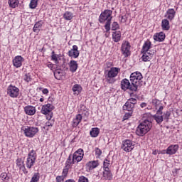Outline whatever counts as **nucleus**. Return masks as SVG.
<instances>
[{
  "mask_svg": "<svg viewBox=\"0 0 182 182\" xmlns=\"http://www.w3.org/2000/svg\"><path fill=\"white\" fill-rule=\"evenodd\" d=\"M143 55H142V60L144 62H149L151 58L154 55V53H156V50H153L151 52H143Z\"/></svg>",
  "mask_w": 182,
  "mask_h": 182,
  "instance_id": "nucleus-15",
  "label": "nucleus"
},
{
  "mask_svg": "<svg viewBox=\"0 0 182 182\" xmlns=\"http://www.w3.org/2000/svg\"><path fill=\"white\" fill-rule=\"evenodd\" d=\"M177 150H178V145L177 144L171 145L167 148L166 150L164 151V154H170V155L176 154V153H177Z\"/></svg>",
  "mask_w": 182,
  "mask_h": 182,
  "instance_id": "nucleus-11",
  "label": "nucleus"
},
{
  "mask_svg": "<svg viewBox=\"0 0 182 182\" xmlns=\"http://www.w3.org/2000/svg\"><path fill=\"white\" fill-rule=\"evenodd\" d=\"M51 59L55 61V63H59V61L58 60V55L55 54V51L52 52Z\"/></svg>",
  "mask_w": 182,
  "mask_h": 182,
  "instance_id": "nucleus-40",
  "label": "nucleus"
},
{
  "mask_svg": "<svg viewBox=\"0 0 182 182\" xmlns=\"http://www.w3.org/2000/svg\"><path fill=\"white\" fill-rule=\"evenodd\" d=\"M42 25H43V21H39L38 22L36 23L34 27L33 28V32L38 33L39 31L42 28Z\"/></svg>",
  "mask_w": 182,
  "mask_h": 182,
  "instance_id": "nucleus-26",
  "label": "nucleus"
},
{
  "mask_svg": "<svg viewBox=\"0 0 182 182\" xmlns=\"http://www.w3.org/2000/svg\"><path fill=\"white\" fill-rule=\"evenodd\" d=\"M128 102L131 103L133 106L137 103V100L134 98H130L127 100Z\"/></svg>",
  "mask_w": 182,
  "mask_h": 182,
  "instance_id": "nucleus-47",
  "label": "nucleus"
},
{
  "mask_svg": "<svg viewBox=\"0 0 182 182\" xmlns=\"http://www.w3.org/2000/svg\"><path fill=\"white\" fill-rule=\"evenodd\" d=\"M117 29H119V23H117V22H113L112 24V30L116 31Z\"/></svg>",
  "mask_w": 182,
  "mask_h": 182,
  "instance_id": "nucleus-45",
  "label": "nucleus"
},
{
  "mask_svg": "<svg viewBox=\"0 0 182 182\" xmlns=\"http://www.w3.org/2000/svg\"><path fill=\"white\" fill-rule=\"evenodd\" d=\"M75 153H77V154L79 156H82V157L83 156H85V154H83V149H79L77 151H76Z\"/></svg>",
  "mask_w": 182,
  "mask_h": 182,
  "instance_id": "nucleus-51",
  "label": "nucleus"
},
{
  "mask_svg": "<svg viewBox=\"0 0 182 182\" xmlns=\"http://www.w3.org/2000/svg\"><path fill=\"white\" fill-rule=\"evenodd\" d=\"M63 180H65V176H58L56 177L57 182H63Z\"/></svg>",
  "mask_w": 182,
  "mask_h": 182,
  "instance_id": "nucleus-49",
  "label": "nucleus"
},
{
  "mask_svg": "<svg viewBox=\"0 0 182 182\" xmlns=\"http://www.w3.org/2000/svg\"><path fill=\"white\" fill-rule=\"evenodd\" d=\"M83 159L82 155H78L77 153H74L73 155V163H79V161H82Z\"/></svg>",
  "mask_w": 182,
  "mask_h": 182,
  "instance_id": "nucleus-27",
  "label": "nucleus"
},
{
  "mask_svg": "<svg viewBox=\"0 0 182 182\" xmlns=\"http://www.w3.org/2000/svg\"><path fill=\"white\" fill-rule=\"evenodd\" d=\"M21 130L23 132L24 136H26V137H29L30 139L35 137V136L39 133V128L36 127H23Z\"/></svg>",
  "mask_w": 182,
  "mask_h": 182,
  "instance_id": "nucleus-5",
  "label": "nucleus"
},
{
  "mask_svg": "<svg viewBox=\"0 0 182 182\" xmlns=\"http://www.w3.org/2000/svg\"><path fill=\"white\" fill-rule=\"evenodd\" d=\"M82 114H78L76 115L75 118L73 120V127H77L79 126V123L82 122Z\"/></svg>",
  "mask_w": 182,
  "mask_h": 182,
  "instance_id": "nucleus-21",
  "label": "nucleus"
},
{
  "mask_svg": "<svg viewBox=\"0 0 182 182\" xmlns=\"http://www.w3.org/2000/svg\"><path fill=\"white\" fill-rule=\"evenodd\" d=\"M23 57L21 55L16 56L13 60V65L14 68H21V66H22V62H23Z\"/></svg>",
  "mask_w": 182,
  "mask_h": 182,
  "instance_id": "nucleus-13",
  "label": "nucleus"
},
{
  "mask_svg": "<svg viewBox=\"0 0 182 182\" xmlns=\"http://www.w3.org/2000/svg\"><path fill=\"white\" fill-rule=\"evenodd\" d=\"M122 107H123V110H127V112H133V109H134V105H133L132 102H129V101H127Z\"/></svg>",
  "mask_w": 182,
  "mask_h": 182,
  "instance_id": "nucleus-22",
  "label": "nucleus"
},
{
  "mask_svg": "<svg viewBox=\"0 0 182 182\" xmlns=\"http://www.w3.org/2000/svg\"><path fill=\"white\" fill-rule=\"evenodd\" d=\"M99 166V161H90L87 163L86 167L87 170H93L94 168H96V167Z\"/></svg>",
  "mask_w": 182,
  "mask_h": 182,
  "instance_id": "nucleus-17",
  "label": "nucleus"
},
{
  "mask_svg": "<svg viewBox=\"0 0 182 182\" xmlns=\"http://www.w3.org/2000/svg\"><path fill=\"white\" fill-rule=\"evenodd\" d=\"M42 92L43 93V95H48L49 93V90L45 88L43 90Z\"/></svg>",
  "mask_w": 182,
  "mask_h": 182,
  "instance_id": "nucleus-56",
  "label": "nucleus"
},
{
  "mask_svg": "<svg viewBox=\"0 0 182 182\" xmlns=\"http://www.w3.org/2000/svg\"><path fill=\"white\" fill-rule=\"evenodd\" d=\"M168 117H170V112L167 111L164 114V119H168Z\"/></svg>",
  "mask_w": 182,
  "mask_h": 182,
  "instance_id": "nucleus-53",
  "label": "nucleus"
},
{
  "mask_svg": "<svg viewBox=\"0 0 182 182\" xmlns=\"http://www.w3.org/2000/svg\"><path fill=\"white\" fill-rule=\"evenodd\" d=\"M153 154H154V155L157 154V151H153Z\"/></svg>",
  "mask_w": 182,
  "mask_h": 182,
  "instance_id": "nucleus-58",
  "label": "nucleus"
},
{
  "mask_svg": "<svg viewBox=\"0 0 182 182\" xmlns=\"http://www.w3.org/2000/svg\"><path fill=\"white\" fill-rule=\"evenodd\" d=\"M103 178L105 180H112L113 178V174L110 172V169L105 170L103 172Z\"/></svg>",
  "mask_w": 182,
  "mask_h": 182,
  "instance_id": "nucleus-25",
  "label": "nucleus"
},
{
  "mask_svg": "<svg viewBox=\"0 0 182 182\" xmlns=\"http://www.w3.org/2000/svg\"><path fill=\"white\" fill-rule=\"evenodd\" d=\"M151 46V43L150 41H146L142 47V52H150L149 50Z\"/></svg>",
  "mask_w": 182,
  "mask_h": 182,
  "instance_id": "nucleus-31",
  "label": "nucleus"
},
{
  "mask_svg": "<svg viewBox=\"0 0 182 182\" xmlns=\"http://www.w3.org/2000/svg\"><path fill=\"white\" fill-rule=\"evenodd\" d=\"M161 28L163 31H168L170 29V22H168V20L167 19L162 20Z\"/></svg>",
  "mask_w": 182,
  "mask_h": 182,
  "instance_id": "nucleus-24",
  "label": "nucleus"
},
{
  "mask_svg": "<svg viewBox=\"0 0 182 182\" xmlns=\"http://www.w3.org/2000/svg\"><path fill=\"white\" fill-rule=\"evenodd\" d=\"M7 95L10 96V97H16L19 96V88L10 85L7 88Z\"/></svg>",
  "mask_w": 182,
  "mask_h": 182,
  "instance_id": "nucleus-8",
  "label": "nucleus"
},
{
  "mask_svg": "<svg viewBox=\"0 0 182 182\" xmlns=\"http://www.w3.org/2000/svg\"><path fill=\"white\" fill-rule=\"evenodd\" d=\"M95 154H96V156H101L102 151L99 148L95 149Z\"/></svg>",
  "mask_w": 182,
  "mask_h": 182,
  "instance_id": "nucleus-52",
  "label": "nucleus"
},
{
  "mask_svg": "<svg viewBox=\"0 0 182 182\" xmlns=\"http://www.w3.org/2000/svg\"><path fill=\"white\" fill-rule=\"evenodd\" d=\"M136 143L133 141L126 139L125 141H122V149L124 150V151H126L127 153H129V151H132L133 149H134Z\"/></svg>",
  "mask_w": 182,
  "mask_h": 182,
  "instance_id": "nucleus-7",
  "label": "nucleus"
},
{
  "mask_svg": "<svg viewBox=\"0 0 182 182\" xmlns=\"http://www.w3.org/2000/svg\"><path fill=\"white\" fill-rule=\"evenodd\" d=\"M120 71V68L112 67L109 70L105 73V79L107 83L113 85L114 82H116V77L119 75V72Z\"/></svg>",
  "mask_w": 182,
  "mask_h": 182,
  "instance_id": "nucleus-4",
  "label": "nucleus"
},
{
  "mask_svg": "<svg viewBox=\"0 0 182 182\" xmlns=\"http://www.w3.org/2000/svg\"><path fill=\"white\" fill-rule=\"evenodd\" d=\"M50 119H52V116H50V119L47 122H46V124H45L46 127H52L53 124H55V121Z\"/></svg>",
  "mask_w": 182,
  "mask_h": 182,
  "instance_id": "nucleus-36",
  "label": "nucleus"
},
{
  "mask_svg": "<svg viewBox=\"0 0 182 182\" xmlns=\"http://www.w3.org/2000/svg\"><path fill=\"white\" fill-rule=\"evenodd\" d=\"M141 79H143L141 73L135 72L131 74L130 82L132 85V87H131L132 92H136L139 87L141 86Z\"/></svg>",
  "mask_w": 182,
  "mask_h": 182,
  "instance_id": "nucleus-2",
  "label": "nucleus"
},
{
  "mask_svg": "<svg viewBox=\"0 0 182 182\" xmlns=\"http://www.w3.org/2000/svg\"><path fill=\"white\" fill-rule=\"evenodd\" d=\"M146 106H147V104L146 102H142L140 105V107H141V109L146 107Z\"/></svg>",
  "mask_w": 182,
  "mask_h": 182,
  "instance_id": "nucleus-57",
  "label": "nucleus"
},
{
  "mask_svg": "<svg viewBox=\"0 0 182 182\" xmlns=\"http://www.w3.org/2000/svg\"><path fill=\"white\" fill-rule=\"evenodd\" d=\"M16 166L19 167L20 170H25V165L23 164V161H22V159H17Z\"/></svg>",
  "mask_w": 182,
  "mask_h": 182,
  "instance_id": "nucleus-35",
  "label": "nucleus"
},
{
  "mask_svg": "<svg viewBox=\"0 0 182 182\" xmlns=\"http://www.w3.org/2000/svg\"><path fill=\"white\" fill-rule=\"evenodd\" d=\"M66 163H68V164H75V162H73V156H72V154H70Z\"/></svg>",
  "mask_w": 182,
  "mask_h": 182,
  "instance_id": "nucleus-41",
  "label": "nucleus"
},
{
  "mask_svg": "<svg viewBox=\"0 0 182 182\" xmlns=\"http://www.w3.org/2000/svg\"><path fill=\"white\" fill-rule=\"evenodd\" d=\"M83 112H86V107L82 105L80 109V113H83Z\"/></svg>",
  "mask_w": 182,
  "mask_h": 182,
  "instance_id": "nucleus-54",
  "label": "nucleus"
},
{
  "mask_svg": "<svg viewBox=\"0 0 182 182\" xmlns=\"http://www.w3.org/2000/svg\"><path fill=\"white\" fill-rule=\"evenodd\" d=\"M36 161V152H35L34 150H31V152L28 154V156L26 161V166L27 168H32Z\"/></svg>",
  "mask_w": 182,
  "mask_h": 182,
  "instance_id": "nucleus-6",
  "label": "nucleus"
},
{
  "mask_svg": "<svg viewBox=\"0 0 182 182\" xmlns=\"http://www.w3.org/2000/svg\"><path fill=\"white\" fill-rule=\"evenodd\" d=\"M109 164H110L109 160L105 159V161H104V170L105 171L109 170Z\"/></svg>",
  "mask_w": 182,
  "mask_h": 182,
  "instance_id": "nucleus-42",
  "label": "nucleus"
},
{
  "mask_svg": "<svg viewBox=\"0 0 182 182\" xmlns=\"http://www.w3.org/2000/svg\"><path fill=\"white\" fill-rule=\"evenodd\" d=\"M38 181H39V176L38 175V173H35L32 177L31 182H38Z\"/></svg>",
  "mask_w": 182,
  "mask_h": 182,
  "instance_id": "nucleus-43",
  "label": "nucleus"
},
{
  "mask_svg": "<svg viewBox=\"0 0 182 182\" xmlns=\"http://www.w3.org/2000/svg\"><path fill=\"white\" fill-rule=\"evenodd\" d=\"M0 177L1 178V180L3 181H9V176H8V174L6 173H1Z\"/></svg>",
  "mask_w": 182,
  "mask_h": 182,
  "instance_id": "nucleus-39",
  "label": "nucleus"
},
{
  "mask_svg": "<svg viewBox=\"0 0 182 182\" xmlns=\"http://www.w3.org/2000/svg\"><path fill=\"white\" fill-rule=\"evenodd\" d=\"M132 86L133 84H130V81H129L127 79H124L121 82V88L122 90L126 91L127 89H129L131 90V92H133V90L132 89Z\"/></svg>",
  "mask_w": 182,
  "mask_h": 182,
  "instance_id": "nucleus-9",
  "label": "nucleus"
},
{
  "mask_svg": "<svg viewBox=\"0 0 182 182\" xmlns=\"http://www.w3.org/2000/svg\"><path fill=\"white\" fill-rule=\"evenodd\" d=\"M54 76L57 80H60L63 76V71L60 69H57L54 71Z\"/></svg>",
  "mask_w": 182,
  "mask_h": 182,
  "instance_id": "nucleus-28",
  "label": "nucleus"
},
{
  "mask_svg": "<svg viewBox=\"0 0 182 182\" xmlns=\"http://www.w3.org/2000/svg\"><path fill=\"white\" fill-rule=\"evenodd\" d=\"M132 114H133V112H126L124 116V120H127V119H129V117H132Z\"/></svg>",
  "mask_w": 182,
  "mask_h": 182,
  "instance_id": "nucleus-44",
  "label": "nucleus"
},
{
  "mask_svg": "<svg viewBox=\"0 0 182 182\" xmlns=\"http://www.w3.org/2000/svg\"><path fill=\"white\" fill-rule=\"evenodd\" d=\"M153 117L154 120L156 122V123H158V124H160L161 123L163 122L164 117L162 114H154Z\"/></svg>",
  "mask_w": 182,
  "mask_h": 182,
  "instance_id": "nucleus-30",
  "label": "nucleus"
},
{
  "mask_svg": "<svg viewBox=\"0 0 182 182\" xmlns=\"http://www.w3.org/2000/svg\"><path fill=\"white\" fill-rule=\"evenodd\" d=\"M69 65L70 72L75 73L76 70H77V62L75 60H70Z\"/></svg>",
  "mask_w": 182,
  "mask_h": 182,
  "instance_id": "nucleus-23",
  "label": "nucleus"
},
{
  "mask_svg": "<svg viewBox=\"0 0 182 182\" xmlns=\"http://www.w3.org/2000/svg\"><path fill=\"white\" fill-rule=\"evenodd\" d=\"M55 109V107L52 105L51 104H47L42 107L41 108V113L43 114H48V113H50L52 110Z\"/></svg>",
  "mask_w": 182,
  "mask_h": 182,
  "instance_id": "nucleus-14",
  "label": "nucleus"
},
{
  "mask_svg": "<svg viewBox=\"0 0 182 182\" xmlns=\"http://www.w3.org/2000/svg\"><path fill=\"white\" fill-rule=\"evenodd\" d=\"M73 92H74L75 95H79L82 92V86L78 84H75L73 85Z\"/></svg>",
  "mask_w": 182,
  "mask_h": 182,
  "instance_id": "nucleus-29",
  "label": "nucleus"
},
{
  "mask_svg": "<svg viewBox=\"0 0 182 182\" xmlns=\"http://www.w3.org/2000/svg\"><path fill=\"white\" fill-rule=\"evenodd\" d=\"M152 105L156 107V109H157L158 106L161 105V101L159 100L158 99H153L151 101Z\"/></svg>",
  "mask_w": 182,
  "mask_h": 182,
  "instance_id": "nucleus-37",
  "label": "nucleus"
},
{
  "mask_svg": "<svg viewBox=\"0 0 182 182\" xmlns=\"http://www.w3.org/2000/svg\"><path fill=\"white\" fill-rule=\"evenodd\" d=\"M100 132V131L99 128H92V130L90 132V134L91 137H97V136H99Z\"/></svg>",
  "mask_w": 182,
  "mask_h": 182,
  "instance_id": "nucleus-32",
  "label": "nucleus"
},
{
  "mask_svg": "<svg viewBox=\"0 0 182 182\" xmlns=\"http://www.w3.org/2000/svg\"><path fill=\"white\" fill-rule=\"evenodd\" d=\"M11 8H16L19 5V1L18 0H9L8 2Z\"/></svg>",
  "mask_w": 182,
  "mask_h": 182,
  "instance_id": "nucleus-34",
  "label": "nucleus"
},
{
  "mask_svg": "<svg viewBox=\"0 0 182 182\" xmlns=\"http://www.w3.org/2000/svg\"><path fill=\"white\" fill-rule=\"evenodd\" d=\"M63 18L65 21H71V19H73V14L70 11H66L63 15Z\"/></svg>",
  "mask_w": 182,
  "mask_h": 182,
  "instance_id": "nucleus-33",
  "label": "nucleus"
},
{
  "mask_svg": "<svg viewBox=\"0 0 182 182\" xmlns=\"http://www.w3.org/2000/svg\"><path fill=\"white\" fill-rule=\"evenodd\" d=\"M106 38H109V35L105 34Z\"/></svg>",
  "mask_w": 182,
  "mask_h": 182,
  "instance_id": "nucleus-60",
  "label": "nucleus"
},
{
  "mask_svg": "<svg viewBox=\"0 0 182 182\" xmlns=\"http://www.w3.org/2000/svg\"><path fill=\"white\" fill-rule=\"evenodd\" d=\"M163 109H164V107L163 105H159V109L156 111L157 114H163Z\"/></svg>",
  "mask_w": 182,
  "mask_h": 182,
  "instance_id": "nucleus-48",
  "label": "nucleus"
},
{
  "mask_svg": "<svg viewBox=\"0 0 182 182\" xmlns=\"http://www.w3.org/2000/svg\"><path fill=\"white\" fill-rule=\"evenodd\" d=\"M63 176L64 178H65V177H66V176H68V169H63Z\"/></svg>",
  "mask_w": 182,
  "mask_h": 182,
  "instance_id": "nucleus-55",
  "label": "nucleus"
},
{
  "mask_svg": "<svg viewBox=\"0 0 182 182\" xmlns=\"http://www.w3.org/2000/svg\"><path fill=\"white\" fill-rule=\"evenodd\" d=\"M112 14L113 11L112 10H105L102 13H101L99 17V21L100 23L106 22L105 25V28L107 33L110 31V24L112 23V18H113L112 16Z\"/></svg>",
  "mask_w": 182,
  "mask_h": 182,
  "instance_id": "nucleus-1",
  "label": "nucleus"
},
{
  "mask_svg": "<svg viewBox=\"0 0 182 182\" xmlns=\"http://www.w3.org/2000/svg\"><path fill=\"white\" fill-rule=\"evenodd\" d=\"M29 6L31 9H35L38 6V0H31Z\"/></svg>",
  "mask_w": 182,
  "mask_h": 182,
  "instance_id": "nucleus-38",
  "label": "nucleus"
},
{
  "mask_svg": "<svg viewBox=\"0 0 182 182\" xmlns=\"http://www.w3.org/2000/svg\"><path fill=\"white\" fill-rule=\"evenodd\" d=\"M122 52L124 56L127 57L130 55V43L129 42L125 41L122 45Z\"/></svg>",
  "mask_w": 182,
  "mask_h": 182,
  "instance_id": "nucleus-10",
  "label": "nucleus"
},
{
  "mask_svg": "<svg viewBox=\"0 0 182 182\" xmlns=\"http://www.w3.org/2000/svg\"><path fill=\"white\" fill-rule=\"evenodd\" d=\"M24 112L28 116H33L36 113V109L33 106H26L24 107Z\"/></svg>",
  "mask_w": 182,
  "mask_h": 182,
  "instance_id": "nucleus-16",
  "label": "nucleus"
},
{
  "mask_svg": "<svg viewBox=\"0 0 182 182\" xmlns=\"http://www.w3.org/2000/svg\"><path fill=\"white\" fill-rule=\"evenodd\" d=\"M151 122L149 121L148 119H145L141 122L136 128V133L137 136H143L146 133L150 132V129L152 127Z\"/></svg>",
  "mask_w": 182,
  "mask_h": 182,
  "instance_id": "nucleus-3",
  "label": "nucleus"
},
{
  "mask_svg": "<svg viewBox=\"0 0 182 182\" xmlns=\"http://www.w3.org/2000/svg\"><path fill=\"white\" fill-rule=\"evenodd\" d=\"M78 182H89V179L83 176H81L79 177Z\"/></svg>",
  "mask_w": 182,
  "mask_h": 182,
  "instance_id": "nucleus-46",
  "label": "nucleus"
},
{
  "mask_svg": "<svg viewBox=\"0 0 182 182\" xmlns=\"http://www.w3.org/2000/svg\"><path fill=\"white\" fill-rule=\"evenodd\" d=\"M77 46L75 45L73 46V49L68 51V55L70 58H74V59H76V58H79V50H77Z\"/></svg>",
  "mask_w": 182,
  "mask_h": 182,
  "instance_id": "nucleus-12",
  "label": "nucleus"
},
{
  "mask_svg": "<svg viewBox=\"0 0 182 182\" xmlns=\"http://www.w3.org/2000/svg\"><path fill=\"white\" fill-rule=\"evenodd\" d=\"M122 39V33L120 31H114L112 33V41L114 42H120Z\"/></svg>",
  "mask_w": 182,
  "mask_h": 182,
  "instance_id": "nucleus-20",
  "label": "nucleus"
},
{
  "mask_svg": "<svg viewBox=\"0 0 182 182\" xmlns=\"http://www.w3.org/2000/svg\"><path fill=\"white\" fill-rule=\"evenodd\" d=\"M154 39L156 42H163L164 39H166V34L163 32L156 33L155 35H154Z\"/></svg>",
  "mask_w": 182,
  "mask_h": 182,
  "instance_id": "nucleus-18",
  "label": "nucleus"
},
{
  "mask_svg": "<svg viewBox=\"0 0 182 182\" xmlns=\"http://www.w3.org/2000/svg\"><path fill=\"white\" fill-rule=\"evenodd\" d=\"M165 16L167 18V19H169V21H173V19H174V16H176V11L174 9H168Z\"/></svg>",
  "mask_w": 182,
  "mask_h": 182,
  "instance_id": "nucleus-19",
  "label": "nucleus"
},
{
  "mask_svg": "<svg viewBox=\"0 0 182 182\" xmlns=\"http://www.w3.org/2000/svg\"><path fill=\"white\" fill-rule=\"evenodd\" d=\"M40 102H43V98H41Z\"/></svg>",
  "mask_w": 182,
  "mask_h": 182,
  "instance_id": "nucleus-59",
  "label": "nucleus"
},
{
  "mask_svg": "<svg viewBox=\"0 0 182 182\" xmlns=\"http://www.w3.org/2000/svg\"><path fill=\"white\" fill-rule=\"evenodd\" d=\"M24 80L26 82H31V75H29V74H26L24 76Z\"/></svg>",
  "mask_w": 182,
  "mask_h": 182,
  "instance_id": "nucleus-50",
  "label": "nucleus"
}]
</instances>
